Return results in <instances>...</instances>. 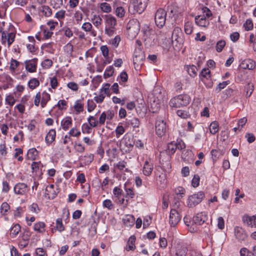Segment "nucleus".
Segmentation results:
<instances>
[{"label":"nucleus","mask_w":256,"mask_h":256,"mask_svg":"<svg viewBox=\"0 0 256 256\" xmlns=\"http://www.w3.org/2000/svg\"><path fill=\"white\" fill-rule=\"evenodd\" d=\"M190 100V97L187 94H180L172 98L170 105L172 107L178 108L188 105Z\"/></svg>","instance_id":"f257e3e1"},{"label":"nucleus","mask_w":256,"mask_h":256,"mask_svg":"<svg viewBox=\"0 0 256 256\" xmlns=\"http://www.w3.org/2000/svg\"><path fill=\"white\" fill-rule=\"evenodd\" d=\"M204 197V194L202 191L190 196L188 199V206L190 208L194 207L202 201Z\"/></svg>","instance_id":"f03ea898"},{"label":"nucleus","mask_w":256,"mask_h":256,"mask_svg":"<svg viewBox=\"0 0 256 256\" xmlns=\"http://www.w3.org/2000/svg\"><path fill=\"white\" fill-rule=\"evenodd\" d=\"M140 24L137 20H130L127 26V30L128 35L135 37L140 30Z\"/></svg>","instance_id":"7ed1b4c3"},{"label":"nucleus","mask_w":256,"mask_h":256,"mask_svg":"<svg viewBox=\"0 0 256 256\" xmlns=\"http://www.w3.org/2000/svg\"><path fill=\"white\" fill-rule=\"evenodd\" d=\"M166 13L162 8L158 9L155 14V22L158 27L162 28L165 24Z\"/></svg>","instance_id":"20e7f679"},{"label":"nucleus","mask_w":256,"mask_h":256,"mask_svg":"<svg viewBox=\"0 0 256 256\" xmlns=\"http://www.w3.org/2000/svg\"><path fill=\"white\" fill-rule=\"evenodd\" d=\"M148 0H133L134 11L142 14L146 9Z\"/></svg>","instance_id":"39448f33"},{"label":"nucleus","mask_w":256,"mask_h":256,"mask_svg":"<svg viewBox=\"0 0 256 256\" xmlns=\"http://www.w3.org/2000/svg\"><path fill=\"white\" fill-rule=\"evenodd\" d=\"M156 132L158 136H162L166 132V123L163 120H156Z\"/></svg>","instance_id":"423d86ee"},{"label":"nucleus","mask_w":256,"mask_h":256,"mask_svg":"<svg viewBox=\"0 0 256 256\" xmlns=\"http://www.w3.org/2000/svg\"><path fill=\"white\" fill-rule=\"evenodd\" d=\"M181 220V216L175 209H172L170 214V224L172 226H176Z\"/></svg>","instance_id":"0eeeda50"},{"label":"nucleus","mask_w":256,"mask_h":256,"mask_svg":"<svg viewBox=\"0 0 256 256\" xmlns=\"http://www.w3.org/2000/svg\"><path fill=\"white\" fill-rule=\"evenodd\" d=\"M28 190L27 185L24 183L17 184L14 187V192L18 194H24Z\"/></svg>","instance_id":"6e6552de"},{"label":"nucleus","mask_w":256,"mask_h":256,"mask_svg":"<svg viewBox=\"0 0 256 256\" xmlns=\"http://www.w3.org/2000/svg\"><path fill=\"white\" fill-rule=\"evenodd\" d=\"M256 62L252 59L244 60L240 64V68L242 69L252 70L255 68Z\"/></svg>","instance_id":"1a4fd4ad"},{"label":"nucleus","mask_w":256,"mask_h":256,"mask_svg":"<svg viewBox=\"0 0 256 256\" xmlns=\"http://www.w3.org/2000/svg\"><path fill=\"white\" fill-rule=\"evenodd\" d=\"M38 59L34 58L32 60H26V68L30 72H34L36 70Z\"/></svg>","instance_id":"9d476101"},{"label":"nucleus","mask_w":256,"mask_h":256,"mask_svg":"<svg viewBox=\"0 0 256 256\" xmlns=\"http://www.w3.org/2000/svg\"><path fill=\"white\" fill-rule=\"evenodd\" d=\"M208 220V216L206 212L198 214L194 217V222L196 224L202 225Z\"/></svg>","instance_id":"9b49d317"},{"label":"nucleus","mask_w":256,"mask_h":256,"mask_svg":"<svg viewBox=\"0 0 256 256\" xmlns=\"http://www.w3.org/2000/svg\"><path fill=\"white\" fill-rule=\"evenodd\" d=\"M235 236L238 241L244 240L247 238V234L242 228L237 226L234 228Z\"/></svg>","instance_id":"f8f14e48"},{"label":"nucleus","mask_w":256,"mask_h":256,"mask_svg":"<svg viewBox=\"0 0 256 256\" xmlns=\"http://www.w3.org/2000/svg\"><path fill=\"white\" fill-rule=\"evenodd\" d=\"M179 34H180V35L182 34L181 30L179 29L178 28H175L172 36V42H174V40L180 44H181L183 42V38L181 36L179 35Z\"/></svg>","instance_id":"ddd939ff"},{"label":"nucleus","mask_w":256,"mask_h":256,"mask_svg":"<svg viewBox=\"0 0 256 256\" xmlns=\"http://www.w3.org/2000/svg\"><path fill=\"white\" fill-rule=\"evenodd\" d=\"M102 16L105 20L106 24V26L110 27L111 28H114V26L116 24V20L114 16L110 14L105 15L104 16Z\"/></svg>","instance_id":"4468645a"},{"label":"nucleus","mask_w":256,"mask_h":256,"mask_svg":"<svg viewBox=\"0 0 256 256\" xmlns=\"http://www.w3.org/2000/svg\"><path fill=\"white\" fill-rule=\"evenodd\" d=\"M188 252L187 247L182 244L178 243L176 246V256H186Z\"/></svg>","instance_id":"2eb2a0df"},{"label":"nucleus","mask_w":256,"mask_h":256,"mask_svg":"<svg viewBox=\"0 0 256 256\" xmlns=\"http://www.w3.org/2000/svg\"><path fill=\"white\" fill-rule=\"evenodd\" d=\"M243 222L248 226L252 228L256 227V216H244L242 218Z\"/></svg>","instance_id":"dca6fc26"},{"label":"nucleus","mask_w":256,"mask_h":256,"mask_svg":"<svg viewBox=\"0 0 256 256\" xmlns=\"http://www.w3.org/2000/svg\"><path fill=\"white\" fill-rule=\"evenodd\" d=\"M82 28L86 32H89L92 36H96V32L92 28V26L90 22H86L83 24Z\"/></svg>","instance_id":"f3484780"},{"label":"nucleus","mask_w":256,"mask_h":256,"mask_svg":"<svg viewBox=\"0 0 256 256\" xmlns=\"http://www.w3.org/2000/svg\"><path fill=\"white\" fill-rule=\"evenodd\" d=\"M45 194L50 200H52L56 197L57 192L54 190V184H50L46 188Z\"/></svg>","instance_id":"a211bd4d"},{"label":"nucleus","mask_w":256,"mask_h":256,"mask_svg":"<svg viewBox=\"0 0 256 256\" xmlns=\"http://www.w3.org/2000/svg\"><path fill=\"white\" fill-rule=\"evenodd\" d=\"M56 136V132L55 130L51 129L50 130L45 138V140L46 144L48 145L52 144Z\"/></svg>","instance_id":"6ab92c4d"},{"label":"nucleus","mask_w":256,"mask_h":256,"mask_svg":"<svg viewBox=\"0 0 256 256\" xmlns=\"http://www.w3.org/2000/svg\"><path fill=\"white\" fill-rule=\"evenodd\" d=\"M153 170L152 163L146 161L143 168V173L146 176H149L151 174Z\"/></svg>","instance_id":"aec40b11"},{"label":"nucleus","mask_w":256,"mask_h":256,"mask_svg":"<svg viewBox=\"0 0 256 256\" xmlns=\"http://www.w3.org/2000/svg\"><path fill=\"white\" fill-rule=\"evenodd\" d=\"M136 237L134 236H131L128 242L126 248V250H134L136 248L135 246Z\"/></svg>","instance_id":"412c9836"},{"label":"nucleus","mask_w":256,"mask_h":256,"mask_svg":"<svg viewBox=\"0 0 256 256\" xmlns=\"http://www.w3.org/2000/svg\"><path fill=\"white\" fill-rule=\"evenodd\" d=\"M61 126L64 130H68L72 124V118L70 116L66 117L61 122Z\"/></svg>","instance_id":"4be33fe9"},{"label":"nucleus","mask_w":256,"mask_h":256,"mask_svg":"<svg viewBox=\"0 0 256 256\" xmlns=\"http://www.w3.org/2000/svg\"><path fill=\"white\" fill-rule=\"evenodd\" d=\"M196 23L200 26L207 27L209 24V22L206 18H200L198 16L195 18Z\"/></svg>","instance_id":"5701e85b"},{"label":"nucleus","mask_w":256,"mask_h":256,"mask_svg":"<svg viewBox=\"0 0 256 256\" xmlns=\"http://www.w3.org/2000/svg\"><path fill=\"white\" fill-rule=\"evenodd\" d=\"M254 88V85L252 83L248 82L244 86V91L246 92V96L247 97H250L252 94Z\"/></svg>","instance_id":"b1692460"},{"label":"nucleus","mask_w":256,"mask_h":256,"mask_svg":"<svg viewBox=\"0 0 256 256\" xmlns=\"http://www.w3.org/2000/svg\"><path fill=\"white\" fill-rule=\"evenodd\" d=\"M42 95V96L40 105H41L42 108H44L46 106L48 102L50 100V95L48 92H46V91L43 92Z\"/></svg>","instance_id":"393cba45"},{"label":"nucleus","mask_w":256,"mask_h":256,"mask_svg":"<svg viewBox=\"0 0 256 256\" xmlns=\"http://www.w3.org/2000/svg\"><path fill=\"white\" fill-rule=\"evenodd\" d=\"M38 152L36 148H32L30 149L27 154V156L29 159L34 160L36 156L38 155Z\"/></svg>","instance_id":"a878e982"},{"label":"nucleus","mask_w":256,"mask_h":256,"mask_svg":"<svg viewBox=\"0 0 256 256\" xmlns=\"http://www.w3.org/2000/svg\"><path fill=\"white\" fill-rule=\"evenodd\" d=\"M45 224L43 222H38L34 226V230L39 232L42 233L44 232Z\"/></svg>","instance_id":"bb28decb"},{"label":"nucleus","mask_w":256,"mask_h":256,"mask_svg":"<svg viewBox=\"0 0 256 256\" xmlns=\"http://www.w3.org/2000/svg\"><path fill=\"white\" fill-rule=\"evenodd\" d=\"M218 130V122L214 121L212 122L210 126V130L211 134H216Z\"/></svg>","instance_id":"cd10ccee"},{"label":"nucleus","mask_w":256,"mask_h":256,"mask_svg":"<svg viewBox=\"0 0 256 256\" xmlns=\"http://www.w3.org/2000/svg\"><path fill=\"white\" fill-rule=\"evenodd\" d=\"M56 228L60 232H63L65 228L62 222V218H58L56 220Z\"/></svg>","instance_id":"c85d7f7f"},{"label":"nucleus","mask_w":256,"mask_h":256,"mask_svg":"<svg viewBox=\"0 0 256 256\" xmlns=\"http://www.w3.org/2000/svg\"><path fill=\"white\" fill-rule=\"evenodd\" d=\"M124 222L125 224L132 226L134 224V218L132 216L128 215L124 219Z\"/></svg>","instance_id":"c756f323"},{"label":"nucleus","mask_w":256,"mask_h":256,"mask_svg":"<svg viewBox=\"0 0 256 256\" xmlns=\"http://www.w3.org/2000/svg\"><path fill=\"white\" fill-rule=\"evenodd\" d=\"M50 5L54 9L60 8L63 4L62 0H50Z\"/></svg>","instance_id":"7c9ffc66"},{"label":"nucleus","mask_w":256,"mask_h":256,"mask_svg":"<svg viewBox=\"0 0 256 256\" xmlns=\"http://www.w3.org/2000/svg\"><path fill=\"white\" fill-rule=\"evenodd\" d=\"M210 71L209 70L208 68L202 69L200 75V77L201 78L202 80H204L203 78H206V79L210 78Z\"/></svg>","instance_id":"2f4dec72"},{"label":"nucleus","mask_w":256,"mask_h":256,"mask_svg":"<svg viewBox=\"0 0 256 256\" xmlns=\"http://www.w3.org/2000/svg\"><path fill=\"white\" fill-rule=\"evenodd\" d=\"M40 82L36 78L31 79L28 82V86L30 89L34 90L38 86Z\"/></svg>","instance_id":"473e14b6"},{"label":"nucleus","mask_w":256,"mask_h":256,"mask_svg":"<svg viewBox=\"0 0 256 256\" xmlns=\"http://www.w3.org/2000/svg\"><path fill=\"white\" fill-rule=\"evenodd\" d=\"M42 12L44 13V14L46 16L49 17L52 16V12L51 8L48 6H42Z\"/></svg>","instance_id":"72a5a7b5"},{"label":"nucleus","mask_w":256,"mask_h":256,"mask_svg":"<svg viewBox=\"0 0 256 256\" xmlns=\"http://www.w3.org/2000/svg\"><path fill=\"white\" fill-rule=\"evenodd\" d=\"M92 20L94 24L96 27L102 24V18L99 16L94 15Z\"/></svg>","instance_id":"f704fd0d"},{"label":"nucleus","mask_w":256,"mask_h":256,"mask_svg":"<svg viewBox=\"0 0 256 256\" xmlns=\"http://www.w3.org/2000/svg\"><path fill=\"white\" fill-rule=\"evenodd\" d=\"M20 230V226L18 224H15L10 230V234L15 236L18 234Z\"/></svg>","instance_id":"c9c22d12"},{"label":"nucleus","mask_w":256,"mask_h":256,"mask_svg":"<svg viewBox=\"0 0 256 256\" xmlns=\"http://www.w3.org/2000/svg\"><path fill=\"white\" fill-rule=\"evenodd\" d=\"M114 72V68L112 66H110L106 68L104 74V78H110L112 76Z\"/></svg>","instance_id":"e433bc0d"},{"label":"nucleus","mask_w":256,"mask_h":256,"mask_svg":"<svg viewBox=\"0 0 256 256\" xmlns=\"http://www.w3.org/2000/svg\"><path fill=\"white\" fill-rule=\"evenodd\" d=\"M196 67L194 65L190 66L188 68V72L189 74L192 76L194 77L196 75Z\"/></svg>","instance_id":"4c0bfd02"},{"label":"nucleus","mask_w":256,"mask_h":256,"mask_svg":"<svg viewBox=\"0 0 256 256\" xmlns=\"http://www.w3.org/2000/svg\"><path fill=\"white\" fill-rule=\"evenodd\" d=\"M184 31L187 34H190L192 32V24L190 22H187L184 24Z\"/></svg>","instance_id":"58836bf2"},{"label":"nucleus","mask_w":256,"mask_h":256,"mask_svg":"<svg viewBox=\"0 0 256 256\" xmlns=\"http://www.w3.org/2000/svg\"><path fill=\"white\" fill-rule=\"evenodd\" d=\"M244 27L247 31L252 30L253 28V23L252 20L250 19L246 20L245 23L244 24Z\"/></svg>","instance_id":"ea45409f"},{"label":"nucleus","mask_w":256,"mask_h":256,"mask_svg":"<svg viewBox=\"0 0 256 256\" xmlns=\"http://www.w3.org/2000/svg\"><path fill=\"white\" fill-rule=\"evenodd\" d=\"M101 10L106 12H110L112 10L111 6L110 4L106 2H103L100 5Z\"/></svg>","instance_id":"a19ab883"},{"label":"nucleus","mask_w":256,"mask_h":256,"mask_svg":"<svg viewBox=\"0 0 256 256\" xmlns=\"http://www.w3.org/2000/svg\"><path fill=\"white\" fill-rule=\"evenodd\" d=\"M7 41L8 46H10L14 40L16 34L13 32H9L7 34Z\"/></svg>","instance_id":"79ce46f5"},{"label":"nucleus","mask_w":256,"mask_h":256,"mask_svg":"<svg viewBox=\"0 0 256 256\" xmlns=\"http://www.w3.org/2000/svg\"><path fill=\"white\" fill-rule=\"evenodd\" d=\"M20 65V62L12 58L10 64V70L14 71Z\"/></svg>","instance_id":"37998d69"},{"label":"nucleus","mask_w":256,"mask_h":256,"mask_svg":"<svg viewBox=\"0 0 256 256\" xmlns=\"http://www.w3.org/2000/svg\"><path fill=\"white\" fill-rule=\"evenodd\" d=\"M240 256H254L253 252H250L246 248H242L240 250Z\"/></svg>","instance_id":"c03bdc74"},{"label":"nucleus","mask_w":256,"mask_h":256,"mask_svg":"<svg viewBox=\"0 0 256 256\" xmlns=\"http://www.w3.org/2000/svg\"><path fill=\"white\" fill-rule=\"evenodd\" d=\"M226 46V42L224 40H219L216 45V50L218 52H220Z\"/></svg>","instance_id":"a18cd8bd"},{"label":"nucleus","mask_w":256,"mask_h":256,"mask_svg":"<svg viewBox=\"0 0 256 256\" xmlns=\"http://www.w3.org/2000/svg\"><path fill=\"white\" fill-rule=\"evenodd\" d=\"M158 182H160L162 188H164L166 183V176L164 174H162L160 175L158 178L157 179Z\"/></svg>","instance_id":"49530a36"},{"label":"nucleus","mask_w":256,"mask_h":256,"mask_svg":"<svg viewBox=\"0 0 256 256\" xmlns=\"http://www.w3.org/2000/svg\"><path fill=\"white\" fill-rule=\"evenodd\" d=\"M88 111L91 112L96 108V104L92 100H88L87 102Z\"/></svg>","instance_id":"de8ad7c7"},{"label":"nucleus","mask_w":256,"mask_h":256,"mask_svg":"<svg viewBox=\"0 0 256 256\" xmlns=\"http://www.w3.org/2000/svg\"><path fill=\"white\" fill-rule=\"evenodd\" d=\"M167 150L168 152L170 154H174L176 150V144H174L172 142L168 144Z\"/></svg>","instance_id":"09e8293b"},{"label":"nucleus","mask_w":256,"mask_h":256,"mask_svg":"<svg viewBox=\"0 0 256 256\" xmlns=\"http://www.w3.org/2000/svg\"><path fill=\"white\" fill-rule=\"evenodd\" d=\"M125 10L122 6L118 7L116 10V14L119 18H122L124 16Z\"/></svg>","instance_id":"8fccbe9b"},{"label":"nucleus","mask_w":256,"mask_h":256,"mask_svg":"<svg viewBox=\"0 0 256 256\" xmlns=\"http://www.w3.org/2000/svg\"><path fill=\"white\" fill-rule=\"evenodd\" d=\"M128 123L134 128H138L140 125V121L138 118H133L129 120Z\"/></svg>","instance_id":"3c124183"},{"label":"nucleus","mask_w":256,"mask_h":256,"mask_svg":"<svg viewBox=\"0 0 256 256\" xmlns=\"http://www.w3.org/2000/svg\"><path fill=\"white\" fill-rule=\"evenodd\" d=\"M177 115L182 118H186L189 117L190 114L186 111L178 110L176 112Z\"/></svg>","instance_id":"603ef678"},{"label":"nucleus","mask_w":256,"mask_h":256,"mask_svg":"<svg viewBox=\"0 0 256 256\" xmlns=\"http://www.w3.org/2000/svg\"><path fill=\"white\" fill-rule=\"evenodd\" d=\"M90 126L96 127L98 125V122L96 120L95 117L90 116L88 120Z\"/></svg>","instance_id":"864d4df0"},{"label":"nucleus","mask_w":256,"mask_h":256,"mask_svg":"<svg viewBox=\"0 0 256 256\" xmlns=\"http://www.w3.org/2000/svg\"><path fill=\"white\" fill-rule=\"evenodd\" d=\"M52 64V62L50 59H46L42 62V66L45 68H50Z\"/></svg>","instance_id":"5fc2aeb1"},{"label":"nucleus","mask_w":256,"mask_h":256,"mask_svg":"<svg viewBox=\"0 0 256 256\" xmlns=\"http://www.w3.org/2000/svg\"><path fill=\"white\" fill-rule=\"evenodd\" d=\"M229 82H230L228 80L220 82L216 88V90L217 92H219L222 89H224L229 84Z\"/></svg>","instance_id":"6e6d98bb"},{"label":"nucleus","mask_w":256,"mask_h":256,"mask_svg":"<svg viewBox=\"0 0 256 256\" xmlns=\"http://www.w3.org/2000/svg\"><path fill=\"white\" fill-rule=\"evenodd\" d=\"M122 194V190L116 186L113 190V194L114 196L118 198V199H120V196Z\"/></svg>","instance_id":"4d7b16f0"},{"label":"nucleus","mask_w":256,"mask_h":256,"mask_svg":"<svg viewBox=\"0 0 256 256\" xmlns=\"http://www.w3.org/2000/svg\"><path fill=\"white\" fill-rule=\"evenodd\" d=\"M50 84L52 88H56L58 85V82L56 76H54L50 78Z\"/></svg>","instance_id":"13d9d810"},{"label":"nucleus","mask_w":256,"mask_h":256,"mask_svg":"<svg viewBox=\"0 0 256 256\" xmlns=\"http://www.w3.org/2000/svg\"><path fill=\"white\" fill-rule=\"evenodd\" d=\"M124 189L126 192L125 197L133 198L134 196V193L132 190L130 188H126V184L124 185Z\"/></svg>","instance_id":"bf43d9fd"},{"label":"nucleus","mask_w":256,"mask_h":256,"mask_svg":"<svg viewBox=\"0 0 256 256\" xmlns=\"http://www.w3.org/2000/svg\"><path fill=\"white\" fill-rule=\"evenodd\" d=\"M10 206L6 202H3L1 206V212L3 214H6V213L10 210Z\"/></svg>","instance_id":"052dcab7"},{"label":"nucleus","mask_w":256,"mask_h":256,"mask_svg":"<svg viewBox=\"0 0 256 256\" xmlns=\"http://www.w3.org/2000/svg\"><path fill=\"white\" fill-rule=\"evenodd\" d=\"M74 108L78 112H82L84 109V105L79 102L78 100L76 102Z\"/></svg>","instance_id":"680f3d73"},{"label":"nucleus","mask_w":256,"mask_h":256,"mask_svg":"<svg viewBox=\"0 0 256 256\" xmlns=\"http://www.w3.org/2000/svg\"><path fill=\"white\" fill-rule=\"evenodd\" d=\"M100 50L102 52L103 56L108 58V49L106 46H102L100 47Z\"/></svg>","instance_id":"e2e57ef3"},{"label":"nucleus","mask_w":256,"mask_h":256,"mask_svg":"<svg viewBox=\"0 0 256 256\" xmlns=\"http://www.w3.org/2000/svg\"><path fill=\"white\" fill-rule=\"evenodd\" d=\"M200 184V177L198 175H194L192 181V184L194 188L197 187Z\"/></svg>","instance_id":"0e129e2a"},{"label":"nucleus","mask_w":256,"mask_h":256,"mask_svg":"<svg viewBox=\"0 0 256 256\" xmlns=\"http://www.w3.org/2000/svg\"><path fill=\"white\" fill-rule=\"evenodd\" d=\"M160 106V104L158 102H156L155 100H154L153 103H150V109L152 112H156Z\"/></svg>","instance_id":"69168bd1"},{"label":"nucleus","mask_w":256,"mask_h":256,"mask_svg":"<svg viewBox=\"0 0 256 256\" xmlns=\"http://www.w3.org/2000/svg\"><path fill=\"white\" fill-rule=\"evenodd\" d=\"M120 41V36H117L114 38L112 39L110 42L115 47L118 46L119 43Z\"/></svg>","instance_id":"338daca9"},{"label":"nucleus","mask_w":256,"mask_h":256,"mask_svg":"<svg viewBox=\"0 0 256 256\" xmlns=\"http://www.w3.org/2000/svg\"><path fill=\"white\" fill-rule=\"evenodd\" d=\"M143 57H144V56H143V54L142 52L141 53V54H139V56H137L136 54V52L134 53V64H138L140 62V60H142V59H143Z\"/></svg>","instance_id":"774afa93"}]
</instances>
